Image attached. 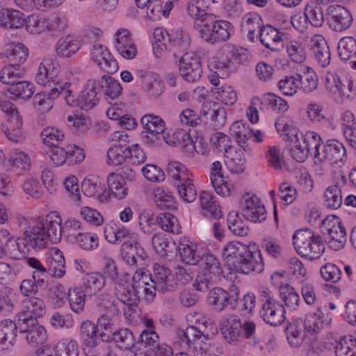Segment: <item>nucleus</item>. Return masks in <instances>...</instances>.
Wrapping results in <instances>:
<instances>
[{
    "instance_id": "nucleus-1",
    "label": "nucleus",
    "mask_w": 356,
    "mask_h": 356,
    "mask_svg": "<svg viewBox=\"0 0 356 356\" xmlns=\"http://www.w3.org/2000/svg\"><path fill=\"white\" fill-rule=\"evenodd\" d=\"M222 254L225 265L235 273H261L264 270L262 254L255 244L246 245L241 242L232 241L223 248Z\"/></svg>"
},
{
    "instance_id": "nucleus-2",
    "label": "nucleus",
    "mask_w": 356,
    "mask_h": 356,
    "mask_svg": "<svg viewBox=\"0 0 356 356\" xmlns=\"http://www.w3.org/2000/svg\"><path fill=\"white\" fill-rule=\"evenodd\" d=\"M63 225L56 211L50 212L45 220L39 218L34 225L24 232L26 243L38 252L47 248L48 241L56 243L61 239Z\"/></svg>"
},
{
    "instance_id": "nucleus-3",
    "label": "nucleus",
    "mask_w": 356,
    "mask_h": 356,
    "mask_svg": "<svg viewBox=\"0 0 356 356\" xmlns=\"http://www.w3.org/2000/svg\"><path fill=\"white\" fill-rule=\"evenodd\" d=\"M200 38L205 42L216 44L229 39L234 27L226 20L218 19L214 16H208L203 21H197L195 29Z\"/></svg>"
},
{
    "instance_id": "nucleus-4",
    "label": "nucleus",
    "mask_w": 356,
    "mask_h": 356,
    "mask_svg": "<svg viewBox=\"0 0 356 356\" xmlns=\"http://www.w3.org/2000/svg\"><path fill=\"white\" fill-rule=\"evenodd\" d=\"M293 244L298 254L310 260L319 259L325 249L321 236L308 228L294 233Z\"/></svg>"
},
{
    "instance_id": "nucleus-5",
    "label": "nucleus",
    "mask_w": 356,
    "mask_h": 356,
    "mask_svg": "<svg viewBox=\"0 0 356 356\" xmlns=\"http://www.w3.org/2000/svg\"><path fill=\"white\" fill-rule=\"evenodd\" d=\"M220 330L227 342L236 345L242 338H251L255 333L256 325L252 321L242 322L238 316L232 315L221 319Z\"/></svg>"
},
{
    "instance_id": "nucleus-6",
    "label": "nucleus",
    "mask_w": 356,
    "mask_h": 356,
    "mask_svg": "<svg viewBox=\"0 0 356 356\" xmlns=\"http://www.w3.org/2000/svg\"><path fill=\"white\" fill-rule=\"evenodd\" d=\"M199 263L201 270L193 285L196 291L206 292L220 280L223 271L219 259L211 254H202Z\"/></svg>"
},
{
    "instance_id": "nucleus-7",
    "label": "nucleus",
    "mask_w": 356,
    "mask_h": 356,
    "mask_svg": "<svg viewBox=\"0 0 356 356\" xmlns=\"http://www.w3.org/2000/svg\"><path fill=\"white\" fill-rule=\"evenodd\" d=\"M321 228L322 233L328 236V243L331 248L337 250L343 247L346 241V232L338 217L328 216L321 221Z\"/></svg>"
},
{
    "instance_id": "nucleus-8",
    "label": "nucleus",
    "mask_w": 356,
    "mask_h": 356,
    "mask_svg": "<svg viewBox=\"0 0 356 356\" xmlns=\"http://www.w3.org/2000/svg\"><path fill=\"white\" fill-rule=\"evenodd\" d=\"M180 75L188 82H195L202 74L201 58L194 52H185L179 59Z\"/></svg>"
},
{
    "instance_id": "nucleus-9",
    "label": "nucleus",
    "mask_w": 356,
    "mask_h": 356,
    "mask_svg": "<svg viewBox=\"0 0 356 356\" xmlns=\"http://www.w3.org/2000/svg\"><path fill=\"white\" fill-rule=\"evenodd\" d=\"M328 24L336 32L348 30L353 22L351 12L339 4L331 5L327 8Z\"/></svg>"
},
{
    "instance_id": "nucleus-10",
    "label": "nucleus",
    "mask_w": 356,
    "mask_h": 356,
    "mask_svg": "<svg viewBox=\"0 0 356 356\" xmlns=\"http://www.w3.org/2000/svg\"><path fill=\"white\" fill-rule=\"evenodd\" d=\"M59 72L60 66L58 61L53 58H45L39 66L35 80L38 84L48 85L49 87H58L59 85L64 86L58 79Z\"/></svg>"
},
{
    "instance_id": "nucleus-11",
    "label": "nucleus",
    "mask_w": 356,
    "mask_h": 356,
    "mask_svg": "<svg viewBox=\"0 0 356 356\" xmlns=\"http://www.w3.org/2000/svg\"><path fill=\"white\" fill-rule=\"evenodd\" d=\"M346 151L341 142L336 139L327 140L318 152L316 160L319 163L329 161L331 163H343L346 159Z\"/></svg>"
},
{
    "instance_id": "nucleus-12",
    "label": "nucleus",
    "mask_w": 356,
    "mask_h": 356,
    "mask_svg": "<svg viewBox=\"0 0 356 356\" xmlns=\"http://www.w3.org/2000/svg\"><path fill=\"white\" fill-rule=\"evenodd\" d=\"M120 257L128 265L138 266L147 258V254L135 237L125 241L120 249Z\"/></svg>"
},
{
    "instance_id": "nucleus-13",
    "label": "nucleus",
    "mask_w": 356,
    "mask_h": 356,
    "mask_svg": "<svg viewBox=\"0 0 356 356\" xmlns=\"http://www.w3.org/2000/svg\"><path fill=\"white\" fill-rule=\"evenodd\" d=\"M240 209L241 215L252 222H261L266 218L265 207L257 195L244 197Z\"/></svg>"
},
{
    "instance_id": "nucleus-14",
    "label": "nucleus",
    "mask_w": 356,
    "mask_h": 356,
    "mask_svg": "<svg viewBox=\"0 0 356 356\" xmlns=\"http://www.w3.org/2000/svg\"><path fill=\"white\" fill-rule=\"evenodd\" d=\"M18 326L20 332L27 334L26 340L32 346L42 344L47 339L45 328L35 318L18 319Z\"/></svg>"
},
{
    "instance_id": "nucleus-15",
    "label": "nucleus",
    "mask_w": 356,
    "mask_h": 356,
    "mask_svg": "<svg viewBox=\"0 0 356 356\" xmlns=\"http://www.w3.org/2000/svg\"><path fill=\"white\" fill-rule=\"evenodd\" d=\"M285 309L273 297L268 296L263 304L260 315L263 320L272 326H278L285 320Z\"/></svg>"
},
{
    "instance_id": "nucleus-16",
    "label": "nucleus",
    "mask_w": 356,
    "mask_h": 356,
    "mask_svg": "<svg viewBox=\"0 0 356 356\" xmlns=\"http://www.w3.org/2000/svg\"><path fill=\"white\" fill-rule=\"evenodd\" d=\"M151 282L156 284L159 292L165 293L172 292L177 289V282L170 270L163 266L155 264L154 266V275L149 276Z\"/></svg>"
},
{
    "instance_id": "nucleus-17",
    "label": "nucleus",
    "mask_w": 356,
    "mask_h": 356,
    "mask_svg": "<svg viewBox=\"0 0 356 356\" xmlns=\"http://www.w3.org/2000/svg\"><path fill=\"white\" fill-rule=\"evenodd\" d=\"M238 300V291L231 295L221 287L213 288L207 296V305L218 312L225 310L229 304L236 303Z\"/></svg>"
},
{
    "instance_id": "nucleus-18",
    "label": "nucleus",
    "mask_w": 356,
    "mask_h": 356,
    "mask_svg": "<svg viewBox=\"0 0 356 356\" xmlns=\"http://www.w3.org/2000/svg\"><path fill=\"white\" fill-rule=\"evenodd\" d=\"M200 113L205 122L210 120L215 129H220L225 125L227 113L223 106L213 101L204 102L202 104Z\"/></svg>"
},
{
    "instance_id": "nucleus-19",
    "label": "nucleus",
    "mask_w": 356,
    "mask_h": 356,
    "mask_svg": "<svg viewBox=\"0 0 356 356\" xmlns=\"http://www.w3.org/2000/svg\"><path fill=\"white\" fill-rule=\"evenodd\" d=\"M99 90L98 81L89 79L77 97L78 107L85 111L95 108L99 102Z\"/></svg>"
},
{
    "instance_id": "nucleus-20",
    "label": "nucleus",
    "mask_w": 356,
    "mask_h": 356,
    "mask_svg": "<svg viewBox=\"0 0 356 356\" xmlns=\"http://www.w3.org/2000/svg\"><path fill=\"white\" fill-rule=\"evenodd\" d=\"M93 61L104 72L108 74L115 73L119 65L117 60L108 51L107 47L102 44H95L91 51Z\"/></svg>"
},
{
    "instance_id": "nucleus-21",
    "label": "nucleus",
    "mask_w": 356,
    "mask_h": 356,
    "mask_svg": "<svg viewBox=\"0 0 356 356\" xmlns=\"http://www.w3.org/2000/svg\"><path fill=\"white\" fill-rule=\"evenodd\" d=\"M298 20L293 22V26L300 32L307 29L308 22L314 27H321L324 23V15L322 8L315 3H307L304 9L303 24L298 25Z\"/></svg>"
},
{
    "instance_id": "nucleus-22",
    "label": "nucleus",
    "mask_w": 356,
    "mask_h": 356,
    "mask_svg": "<svg viewBox=\"0 0 356 356\" xmlns=\"http://www.w3.org/2000/svg\"><path fill=\"white\" fill-rule=\"evenodd\" d=\"M309 50L320 66L324 67L330 64V47L323 36L321 35H314L310 40Z\"/></svg>"
},
{
    "instance_id": "nucleus-23",
    "label": "nucleus",
    "mask_w": 356,
    "mask_h": 356,
    "mask_svg": "<svg viewBox=\"0 0 356 356\" xmlns=\"http://www.w3.org/2000/svg\"><path fill=\"white\" fill-rule=\"evenodd\" d=\"M347 182L346 176L343 174L339 175L336 184L327 187L324 192V204L330 209L336 210L341 207L343 198L341 188L345 186Z\"/></svg>"
},
{
    "instance_id": "nucleus-24",
    "label": "nucleus",
    "mask_w": 356,
    "mask_h": 356,
    "mask_svg": "<svg viewBox=\"0 0 356 356\" xmlns=\"http://www.w3.org/2000/svg\"><path fill=\"white\" fill-rule=\"evenodd\" d=\"M250 150L248 145H238L234 148L226 150V157L228 160L226 162L227 168L234 173L239 174L243 172L245 168L246 160L244 155V152Z\"/></svg>"
},
{
    "instance_id": "nucleus-25",
    "label": "nucleus",
    "mask_w": 356,
    "mask_h": 356,
    "mask_svg": "<svg viewBox=\"0 0 356 356\" xmlns=\"http://www.w3.org/2000/svg\"><path fill=\"white\" fill-rule=\"evenodd\" d=\"M220 59L228 62L232 67L247 63L249 60V54L244 48L227 44L221 48Z\"/></svg>"
},
{
    "instance_id": "nucleus-26",
    "label": "nucleus",
    "mask_w": 356,
    "mask_h": 356,
    "mask_svg": "<svg viewBox=\"0 0 356 356\" xmlns=\"http://www.w3.org/2000/svg\"><path fill=\"white\" fill-rule=\"evenodd\" d=\"M24 310L19 314L18 319L35 318L43 317L46 312V305L44 300L38 297H30L23 301Z\"/></svg>"
},
{
    "instance_id": "nucleus-27",
    "label": "nucleus",
    "mask_w": 356,
    "mask_h": 356,
    "mask_svg": "<svg viewBox=\"0 0 356 356\" xmlns=\"http://www.w3.org/2000/svg\"><path fill=\"white\" fill-rule=\"evenodd\" d=\"M82 191L87 197H96L100 202L106 201L108 193L102 180L95 176L89 175L81 184Z\"/></svg>"
},
{
    "instance_id": "nucleus-28",
    "label": "nucleus",
    "mask_w": 356,
    "mask_h": 356,
    "mask_svg": "<svg viewBox=\"0 0 356 356\" xmlns=\"http://www.w3.org/2000/svg\"><path fill=\"white\" fill-rule=\"evenodd\" d=\"M68 83H65L64 86L59 85L58 87H49V90L44 91L36 94L33 97V104L38 106L41 112H48L54 106V99L65 91V86Z\"/></svg>"
},
{
    "instance_id": "nucleus-29",
    "label": "nucleus",
    "mask_w": 356,
    "mask_h": 356,
    "mask_svg": "<svg viewBox=\"0 0 356 356\" xmlns=\"http://www.w3.org/2000/svg\"><path fill=\"white\" fill-rule=\"evenodd\" d=\"M259 33L261 43L270 50L277 51L284 47L283 41L278 30L272 26H264Z\"/></svg>"
},
{
    "instance_id": "nucleus-30",
    "label": "nucleus",
    "mask_w": 356,
    "mask_h": 356,
    "mask_svg": "<svg viewBox=\"0 0 356 356\" xmlns=\"http://www.w3.org/2000/svg\"><path fill=\"white\" fill-rule=\"evenodd\" d=\"M191 43V38L188 33L183 30H176L170 34L169 38V51L176 58L179 54L186 51Z\"/></svg>"
},
{
    "instance_id": "nucleus-31",
    "label": "nucleus",
    "mask_w": 356,
    "mask_h": 356,
    "mask_svg": "<svg viewBox=\"0 0 356 356\" xmlns=\"http://www.w3.org/2000/svg\"><path fill=\"white\" fill-rule=\"evenodd\" d=\"M338 54L341 60L350 61L351 67L356 70V38L345 36L338 42Z\"/></svg>"
},
{
    "instance_id": "nucleus-32",
    "label": "nucleus",
    "mask_w": 356,
    "mask_h": 356,
    "mask_svg": "<svg viewBox=\"0 0 356 356\" xmlns=\"http://www.w3.org/2000/svg\"><path fill=\"white\" fill-rule=\"evenodd\" d=\"M98 81L99 90H102L106 102L112 104L121 95L122 87L120 82L109 75H104Z\"/></svg>"
},
{
    "instance_id": "nucleus-33",
    "label": "nucleus",
    "mask_w": 356,
    "mask_h": 356,
    "mask_svg": "<svg viewBox=\"0 0 356 356\" xmlns=\"http://www.w3.org/2000/svg\"><path fill=\"white\" fill-rule=\"evenodd\" d=\"M26 74V68L18 64H9L0 70V81L1 83L13 86L19 81L24 79Z\"/></svg>"
},
{
    "instance_id": "nucleus-34",
    "label": "nucleus",
    "mask_w": 356,
    "mask_h": 356,
    "mask_svg": "<svg viewBox=\"0 0 356 356\" xmlns=\"http://www.w3.org/2000/svg\"><path fill=\"white\" fill-rule=\"evenodd\" d=\"M17 330L18 323H15L9 319L0 322V346H2V349H8L14 345Z\"/></svg>"
},
{
    "instance_id": "nucleus-35",
    "label": "nucleus",
    "mask_w": 356,
    "mask_h": 356,
    "mask_svg": "<svg viewBox=\"0 0 356 356\" xmlns=\"http://www.w3.org/2000/svg\"><path fill=\"white\" fill-rule=\"evenodd\" d=\"M35 92V87L33 83L23 79L8 86L6 92L11 99H29Z\"/></svg>"
},
{
    "instance_id": "nucleus-36",
    "label": "nucleus",
    "mask_w": 356,
    "mask_h": 356,
    "mask_svg": "<svg viewBox=\"0 0 356 356\" xmlns=\"http://www.w3.org/2000/svg\"><path fill=\"white\" fill-rule=\"evenodd\" d=\"M325 307H318L316 312H309L305 316L302 327L306 333L314 335L321 332L324 325L323 320Z\"/></svg>"
},
{
    "instance_id": "nucleus-37",
    "label": "nucleus",
    "mask_w": 356,
    "mask_h": 356,
    "mask_svg": "<svg viewBox=\"0 0 356 356\" xmlns=\"http://www.w3.org/2000/svg\"><path fill=\"white\" fill-rule=\"evenodd\" d=\"M209 5L205 0H191L187 6L188 14L195 19L193 28L195 29L197 21H203L208 16L215 15L209 13Z\"/></svg>"
},
{
    "instance_id": "nucleus-38",
    "label": "nucleus",
    "mask_w": 356,
    "mask_h": 356,
    "mask_svg": "<svg viewBox=\"0 0 356 356\" xmlns=\"http://www.w3.org/2000/svg\"><path fill=\"white\" fill-rule=\"evenodd\" d=\"M186 336H187L188 342H190L191 347H193L195 351H200L201 356L206 353L204 346L206 341L209 340V334H205L200 327L192 325L188 327L186 330Z\"/></svg>"
},
{
    "instance_id": "nucleus-39",
    "label": "nucleus",
    "mask_w": 356,
    "mask_h": 356,
    "mask_svg": "<svg viewBox=\"0 0 356 356\" xmlns=\"http://www.w3.org/2000/svg\"><path fill=\"white\" fill-rule=\"evenodd\" d=\"M79 337L82 343H98L99 344L102 338L99 336V331L92 321H85L80 326Z\"/></svg>"
},
{
    "instance_id": "nucleus-40",
    "label": "nucleus",
    "mask_w": 356,
    "mask_h": 356,
    "mask_svg": "<svg viewBox=\"0 0 356 356\" xmlns=\"http://www.w3.org/2000/svg\"><path fill=\"white\" fill-rule=\"evenodd\" d=\"M303 321L302 319H296L286 328V338L292 347H298L302 343L306 332L302 330Z\"/></svg>"
},
{
    "instance_id": "nucleus-41",
    "label": "nucleus",
    "mask_w": 356,
    "mask_h": 356,
    "mask_svg": "<svg viewBox=\"0 0 356 356\" xmlns=\"http://www.w3.org/2000/svg\"><path fill=\"white\" fill-rule=\"evenodd\" d=\"M118 299L129 306H136L139 302L138 296L136 295L132 284L118 283L115 289Z\"/></svg>"
},
{
    "instance_id": "nucleus-42",
    "label": "nucleus",
    "mask_w": 356,
    "mask_h": 356,
    "mask_svg": "<svg viewBox=\"0 0 356 356\" xmlns=\"http://www.w3.org/2000/svg\"><path fill=\"white\" fill-rule=\"evenodd\" d=\"M114 315L115 314L113 313H104L97 318L95 326H97L99 331V336L103 342H109L111 334L115 330L113 319L112 318V316Z\"/></svg>"
},
{
    "instance_id": "nucleus-43",
    "label": "nucleus",
    "mask_w": 356,
    "mask_h": 356,
    "mask_svg": "<svg viewBox=\"0 0 356 356\" xmlns=\"http://www.w3.org/2000/svg\"><path fill=\"white\" fill-rule=\"evenodd\" d=\"M129 156H131V152L128 146L124 147V145L114 144L107 151V163L113 165H121L127 161Z\"/></svg>"
},
{
    "instance_id": "nucleus-44",
    "label": "nucleus",
    "mask_w": 356,
    "mask_h": 356,
    "mask_svg": "<svg viewBox=\"0 0 356 356\" xmlns=\"http://www.w3.org/2000/svg\"><path fill=\"white\" fill-rule=\"evenodd\" d=\"M115 342L120 349L129 350L136 345L134 334L127 328L115 330L109 342Z\"/></svg>"
},
{
    "instance_id": "nucleus-45",
    "label": "nucleus",
    "mask_w": 356,
    "mask_h": 356,
    "mask_svg": "<svg viewBox=\"0 0 356 356\" xmlns=\"http://www.w3.org/2000/svg\"><path fill=\"white\" fill-rule=\"evenodd\" d=\"M80 47V42L73 36L67 35L58 40L56 51L57 54L63 58L70 57L75 54Z\"/></svg>"
},
{
    "instance_id": "nucleus-46",
    "label": "nucleus",
    "mask_w": 356,
    "mask_h": 356,
    "mask_svg": "<svg viewBox=\"0 0 356 356\" xmlns=\"http://www.w3.org/2000/svg\"><path fill=\"white\" fill-rule=\"evenodd\" d=\"M254 101L255 104L259 102L263 106H268L273 110L282 113H284L289 109L287 102L273 93L264 94L261 97L254 98Z\"/></svg>"
},
{
    "instance_id": "nucleus-47",
    "label": "nucleus",
    "mask_w": 356,
    "mask_h": 356,
    "mask_svg": "<svg viewBox=\"0 0 356 356\" xmlns=\"http://www.w3.org/2000/svg\"><path fill=\"white\" fill-rule=\"evenodd\" d=\"M177 251L181 260L188 265L199 264L202 257L198 250L188 243L180 242L177 247Z\"/></svg>"
},
{
    "instance_id": "nucleus-48",
    "label": "nucleus",
    "mask_w": 356,
    "mask_h": 356,
    "mask_svg": "<svg viewBox=\"0 0 356 356\" xmlns=\"http://www.w3.org/2000/svg\"><path fill=\"white\" fill-rule=\"evenodd\" d=\"M6 56L11 64L22 65L26 60L29 56L28 48L22 43L11 44L7 45Z\"/></svg>"
},
{
    "instance_id": "nucleus-49",
    "label": "nucleus",
    "mask_w": 356,
    "mask_h": 356,
    "mask_svg": "<svg viewBox=\"0 0 356 356\" xmlns=\"http://www.w3.org/2000/svg\"><path fill=\"white\" fill-rule=\"evenodd\" d=\"M107 184L111 193L117 199H124L128 193L126 183L117 173H110L107 177Z\"/></svg>"
},
{
    "instance_id": "nucleus-50",
    "label": "nucleus",
    "mask_w": 356,
    "mask_h": 356,
    "mask_svg": "<svg viewBox=\"0 0 356 356\" xmlns=\"http://www.w3.org/2000/svg\"><path fill=\"white\" fill-rule=\"evenodd\" d=\"M191 177V175L181 178L177 185V192L181 199L188 203L194 202L197 198L196 189Z\"/></svg>"
},
{
    "instance_id": "nucleus-51",
    "label": "nucleus",
    "mask_w": 356,
    "mask_h": 356,
    "mask_svg": "<svg viewBox=\"0 0 356 356\" xmlns=\"http://www.w3.org/2000/svg\"><path fill=\"white\" fill-rule=\"evenodd\" d=\"M105 285V277L99 272H94L86 275L84 278V291L92 295L100 291Z\"/></svg>"
},
{
    "instance_id": "nucleus-52",
    "label": "nucleus",
    "mask_w": 356,
    "mask_h": 356,
    "mask_svg": "<svg viewBox=\"0 0 356 356\" xmlns=\"http://www.w3.org/2000/svg\"><path fill=\"white\" fill-rule=\"evenodd\" d=\"M253 130L246 126L242 120L234 122L230 127V134L238 145H243L252 136Z\"/></svg>"
},
{
    "instance_id": "nucleus-53",
    "label": "nucleus",
    "mask_w": 356,
    "mask_h": 356,
    "mask_svg": "<svg viewBox=\"0 0 356 356\" xmlns=\"http://www.w3.org/2000/svg\"><path fill=\"white\" fill-rule=\"evenodd\" d=\"M19 123L14 120H12V117L10 116V122L11 124H15V127H9L8 126H4L3 124H1V130L3 133V134L7 137V138L15 143H21L24 140L25 136L24 131L22 129V117L20 116Z\"/></svg>"
},
{
    "instance_id": "nucleus-54",
    "label": "nucleus",
    "mask_w": 356,
    "mask_h": 356,
    "mask_svg": "<svg viewBox=\"0 0 356 356\" xmlns=\"http://www.w3.org/2000/svg\"><path fill=\"white\" fill-rule=\"evenodd\" d=\"M88 293L81 288L74 287L68 291L70 307L73 312L80 314L83 311L85 298Z\"/></svg>"
},
{
    "instance_id": "nucleus-55",
    "label": "nucleus",
    "mask_w": 356,
    "mask_h": 356,
    "mask_svg": "<svg viewBox=\"0 0 356 356\" xmlns=\"http://www.w3.org/2000/svg\"><path fill=\"white\" fill-rule=\"evenodd\" d=\"M154 202L161 209H175V198L168 189L157 188L154 190Z\"/></svg>"
},
{
    "instance_id": "nucleus-56",
    "label": "nucleus",
    "mask_w": 356,
    "mask_h": 356,
    "mask_svg": "<svg viewBox=\"0 0 356 356\" xmlns=\"http://www.w3.org/2000/svg\"><path fill=\"white\" fill-rule=\"evenodd\" d=\"M334 348L336 356H356V337L350 336L348 341L341 338L335 342Z\"/></svg>"
},
{
    "instance_id": "nucleus-57",
    "label": "nucleus",
    "mask_w": 356,
    "mask_h": 356,
    "mask_svg": "<svg viewBox=\"0 0 356 356\" xmlns=\"http://www.w3.org/2000/svg\"><path fill=\"white\" fill-rule=\"evenodd\" d=\"M275 127L278 132H283L285 135L284 140L286 141L295 142L301 140L300 132L298 129L292 124L286 122L284 118H280L275 121Z\"/></svg>"
},
{
    "instance_id": "nucleus-58",
    "label": "nucleus",
    "mask_w": 356,
    "mask_h": 356,
    "mask_svg": "<svg viewBox=\"0 0 356 356\" xmlns=\"http://www.w3.org/2000/svg\"><path fill=\"white\" fill-rule=\"evenodd\" d=\"M40 137L46 145L53 147L58 146L64 139L65 135L62 130L54 127H48L42 131Z\"/></svg>"
},
{
    "instance_id": "nucleus-59",
    "label": "nucleus",
    "mask_w": 356,
    "mask_h": 356,
    "mask_svg": "<svg viewBox=\"0 0 356 356\" xmlns=\"http://www.w3.org/2000/svg\"><path fill=\"white\" fill-rule=\"evenodd\" d=\"M156 223L164 231L174 234L180 232L181 226L177 218L170 213H162L156 216Z\"/></svg>"
},
{
    "instance_id": "nucleus-60",
    "label": "nucleus",
    "mask_w": 356,
    "mask_h": 356,
    "mask_svg": "<svg viewBox=\"0 0 356 356\" xmlns=\"http://www.w3.org/2000/svg\"><path fill=\"white\" fill-rule=\"evenodd\" d=\"M82 225L80 221L69 218L63 224V234L66 241L74 243L76 239L82 233Z\"/></svg>"
},
{
    "instance_id": "nucleus-61",
    "label": "nucleus",
    "mask_w": 356,
    "mask_h": 356,
    "mask_svg": "<svg viewBox=\"0 0 356 356\" xmlns=\"http://www.w3.org/2000/svg\"><path fill=\"white\" fill-rule=\"evenodd\" d=\"M141 123L145 129L156 134H163L165 129V123L159 115L146 114L141 118Z\"/></svg>"
},
{
    "instance_id": "nucleus-62",
    "label": "nucleus",
    "mask_w": 356,
    "mask_h": 356,
    "mask_svg": "<svg viewBox=\"0 0 356 356\" xmlns=\"http://www.w3.org/2000/svg\"><path fill=\"white\" fill-rule=\"evenodd\" d=\"M5 26L8 29H19L26 24L24 13L14 9H5Z\"/></svg>"
},
{
    "instance_id": "nucleus-63",
    "label": "nucleus",
    "mask_w": 356,
    "mask_h": 356,
    "mask_svg": "<svg viewBox=\"0 0 356 356\" xmlns=\"http://www.w3.org/2000/svg\"><path fill=\"white\" fill-rule=\"evenodd\" d=\"M280 296L286 307L295 309L299 304V295L289 284H286L280 287Z\"/></svg>"
},
{
    "instance_id": "nucleus-64",
    "label": "nucleus",
    "mask_w": 356,
    "mask_h": 356,
    "mask_svg": "<svg viewBox=\"0 0 356 356\" xmlns=\"http://www.w3.org/2000/svg\"><path fill=\"white\" fill-rule=\"evenodd\" d=\"M159 337L154 330H143L139 335L136 344L139 346L140 348H149L154 350L159 343Z\"/></svg>"
}]
</instances>
